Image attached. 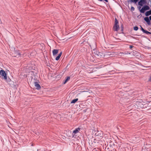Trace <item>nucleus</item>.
<instances>
[{"mask_svg": "<svg viewBox=\"0 0 151 151\" xmlns=\"http://www.w3.org/2000/svg\"><path fill=\"white\" fill-rule=\"evenodd\" d=\"M95 135L96 137H97L98 138L99 137H102V133L101 132L97 131H95Z\"/></svg>", "mask_w": 151, "mask_h": 151, "instance_id": "obj_1", "label": "nucleus"}, {"mask_svg": "<svg viewBox=\"0 0 151 151\" xmlns=\"http://www.w3.org/2000/svg\"><path fill=\"white\" fill-rule=\"evenodd\" d=\"M0 74L5 79H7L6 74L4 70H1L0 71Z\"/></svg>", "mask_w": 151, "mask_h": 151, "instance_id": "obj_2", "label": "nucleus"}, {"mask_svg": "<svg viewBox=\"0 0 151 151\" xmlns=\"http://www.w3.org/2000/svg\"><path fill=\"white\" fill-rule=\"evenodd\" d=\"M86 72H87L88 73H90L93 72L92 68H89L88 66L86 65Z\"/></svg>", "mask_w": 151, "mask_h": 151, "instance_id": "obj_3", "label": "nucleus"}, {"mask_svg": "<svg viewBox=\"0 0 151 151\" xmlns=\"http://www.w3.org/2000/svg\"><path fill=\"white\" fill-rule=\"evenodd\" d=\"M146 3V1L145 0H140L138 3V5L141 6H143V4H145Z\"/></svg>", "mask_w": 151, "mask_h": 151, "instance_id": "obj_4", "label": "nucleus"}, {"mask_svg": "<svg viewBox=\"0 0 151 151\" xmlns=\"http://www.w3.org/2000/svg\"><path fill=\"white\" fill-rule=\"evenodd\" d=\"M144 20L147 23L148 25L151 24L150 19L148 17H146L144 18Z\"/></svg>", "mask_w": 151, "mask_h": 151, "instance_id": "obj_5", "label": "nucleus"}, {"mask_svg": "<svg viewBox=\"0 0 151 151\" xmlns=\"http://www.w3.org/2000/svg\"><path fill=\"white\" fill-rule=\"evenodd\" d=\"M34 84L35 87L36 89L39 90L40 88V85L38 83H37V82H34Z\"/></svg>", "mask_w": 151, "mask_h": 151, "instance_id": "obj_6", "label": "nucleus"}, {"mask_svg": "<svg viewBox=\"0 0 151 151\" xmlns=\"http://www.w3.org/2000/svg\"><path fill=\"white\" fill-rule=\"evenodd\" d=\"M119 28V26L118 24H115L113 27V28L115 31L117 32L118 30V29Z\"/></svg>", "mask_w": 151, "mask_h": 151, "instance_id": "obj_7", "label": "nucleus"}, {"mask_svg": "<svg viewBox=\"0 0 151 151\" xmlns=\"http://www.w3.org/2000/svg\"><path fill=\"white\" fill-rule=\"evenodd\" d=\"M119 28V26L118 24H115L113 27V28L115 31L117 32L118 30V29Z\"/></svg>", "mask_w": 151, "mask_h": 151, "instance_id": "obj_8", "label": "nucleus"}, {"mask_svg": "<svg viewBox=\"0 0 151 151\" xmlns=\"http://www.w3.org/2000/svg\"><path fill=\"white\" fill-rule=\"evenodd\" d=\"M80 128H76L75 130L73 131V134H76L78 133L79 132V131L80 130Z\"/></svg>", "mask_w": 151, "mask_h": 151, "instance_id": "obj_9", "label": "nucleus"}, {"mask_svg": "<svg viewBox=\"0 0 151 151\" xmlns=\"http://www.w3.org/2000/svg\"><path fill=\"white\" fill-rule=\"evenodd\" d=\"M58 52V50L57 49H54L52 50L53 55L54 56L57 54Z\"/></svg>", "mask_w": 151, "mask_h": 151, "instance_id": "obj_10", "label": "nucleus"}, {"mask_svg": "<svg viewBox=\"0 0 151 151\" xmlns=\"http://www.w3.org/2000/svg\"><path fill=\"white\" fill-rule=\"evenodd\" d=\"M150 15H151V10L147 11L145 13L146 16H148Z\"/></svg>", "mask_w": 151, "mask_h": 151, "instance_id": "obj_11", "label": "nucleus"}, {"mask_svg": "<svg viewBox=\"0 0 151 151\" xmlns=\"http://www.w3.org/2000/svg\"><path fill=\"white\" fill-rule=\"evenodd\" d=\"M93 50L94 51V53L95 55L98 56L99 55L100 53L97 51L96 49L94 48L93 49Z\"/></svg>", "mask_w": 151, "mask_h": 151, "instance_id": "obj_12", "label": "nucleus"}, {"mask_svg": "<svg viewBox=\"0 0 151 151\" xmlns=\"http://www.w3.org/2000/svg\"><path fill=\"white\" fill-rule=\"evenodd\" d=\"M62 54V52H61L59 53V55L55 58L56 60H58L59 59H60V57H61Z\"/></svg>", "mask_w": 151, "mask_h": 151, "instance_id": "obj_13", "label": "nucleus"}, {"mask_svg": "<svg viewBox=\"0 0 151 151\" xmlns=\"http://www.w3.org/2000/svg\"><path fill=\"white\" fill-rule=\"evenodd\" d=\"M145 11H146V10L143 6L142 9L140 10V12L141 13H144Z\"/></svg>", "mask_w": 151, "mask_h": 151, "instance_id": "obj_14", "label": "nucleus"}, {"mask_svg": "<svg viewBox=\"0 0 151 151\" xmlns=\"http://www.w3.org/2000/svg\"><path fill=\"white\" fill-rule=\"evenodd\" d=\"M143 32L144 33H145L147 35H148L149 34L151 35V32L147 31V30H145V29L143 31Z\"/></svg>", "mask_w": 151, "mask_h": 151, "instance_id": "obj_15", "label": "nucleus"}, {"mask_svg": "<svg viewBox=\"0 0 151 151\" xmlns=\"http://www.w3.org/2000/svg\"><path fill=\"white\" fill-rule=\"evenodd\" d=\"M78 98L74 99L70 103L71 104H74L76 101H78Z\"/></svg>", "mask_w": 151, "mask_h": 151, "instance_id": "obj_16", "label": "nucleus"}, {"mask_svg": "<svg viewBox=\"0 0 151 151\" xmlns=\"http://www.w3.org/2000/svg\"><path fill=\"white\" fill-rule=\"evenodd\" d=\"M143 7L146 10H148L150 9V8L149 6H147V5H145L143 6Z\"/></svg>", "mask_w": 151, "mask_h": 151, "instance_id": "obj_17", "label": "nucleus"}, {"mask_svg": "<svg viewBox=\"0 0 151 151\" xmlns=\"http://www.w3.org/2000/svg\"><path fill=\"white\" fill-rule=\"evenodd\" d=\"M86 94H88V93H92V91L91 90H89L87 89L86 88Z\"/></svg>", "mask_w": 151, "mask_h": 151, "instance_id": "obj_18", "label": "nucleus"}, {"mask_svg": "<svg viewBox=\"0 0 151 151\" xmlns=\"http://www.w3.org/2000/svg\"><path fill=\"white\" fill-rule=\"evenodd\" d=\"M14 83L12 81H10V85L11 87H13L15 86L14 84Z\"/></svg>", "mask_w": 151, "mask_h": 151, "instance_id": "obj_19", "label": "nucleus"}, {"mask_svg": "<svg viewBox=\"0 0 151 151\" xmlns=\"http://www.w3.org/2000/svg\"><path fill=\"white\" fill-rule=\"evenodd\" d=\"M139 0H130V2L136 3Z\"/></svg>", "mask_w": 151, "mask_h": 151, "instance_id": "obj_20", "label": "nucleus"}, {"mask_svg": "<svg viewBox=\"0 0 151 151\" xmlns=\"http://www.w3.org/2000/svg\"><path fill=\"white\" fill-rule=\"evenodd\" d=\"M134 30L135 31H137L138 29V27L137 26H135L133 28Z\"/></svg>", "mask_w": 151, "mask_h": 151, "instance_id": "obj_21", "label": "nucleus"}, {"mask_svg": "<svg viewBox=\"0 0 151 151\" xmlns=\"http://www.w3.org/2000/svg\"><path fill=\"white\" fill-rule=\"evenodd\" d=\"M115 24H119V21L117 20V19L116 18H115Z\"/></svg>", "mask_w": 151, "mask_h": 151, "instance_id": "obj_22", "label": "nucleus"}, {"mask_svg": "<svg viewBox=\"0 0 151 151\" xmlns=\"http://www.w3.org/2000/svg\"><path fill=\"white\" fill-rule=\"evenodd\" d=\"M70 78L69 76L67 77L66 79L65 80V81L67 82L68 81L70 80Z\"/></svg>", "mask_w": 151, "mask_h": 151, "instance_id": "obj_23", "label": "nucleus"}, {"mask_svg": "<svg viewBox=\"0 0 151 151\" xmlns=\"http://www.w3.org/2000/svg\"><path fill=\"white\" fill-rule=\"evenodd\" d=\"M122 54H124V55H127V54H130V53H128V52H122Z\"/></svg>", "mask_w": 151, "mask_h": 151, "instance_id": "obj_24", "label": "nucleus"}, {"mask_svg": "<svg viewBox=\"0 0 151 151\" xmlns=\"http://www.w3.org/2000/svg\"><path fill=\"white\" fill-rule=\"evenodd\" d=\"M131 9L132 11H133L134 10V7L132 6L131 8Z\"/></svg>", "mask_w": 151, "mask_h": 151, "instance_id": "obj_25", "label": "nucleus"}, {"mask_svg": "<svg viewBox=\"0 0 151 151\" xmlns=\"http://www.w3.org/2000/svg\"><path fill=\"white\" fill-rule=\"evenodd\" d=\"M121 29H121L122 31H123V29H124L123 25L122 24L121 25Z\"/></svg>", "mask_w": 151, "mask_h": 151, "instance_id": "obj_26", "label": "nucleus"}, {"mask_svg": "<svg viewBox=\"0 0 151 151\" xmlns=\"http://www.w3.org/2000/svg\"><path fill=\"white\" fill-rule=\"evenodd\" d=\"M99 0L101 1H103V0ZM104 0V1H105L106 2H108V0Z\"/></svg>", "mask_w": 151, "mask_h": 151, "instance_id": "obj_27", "label": "nucleus"}, {"mask_svg": "<svg viewBox=\"0 0 151 151\" xmlns=\"http://www.w3.org/2000/svg\"><path fill=\"white\" fill-rule=\"evenodd\" d=\"M140 27H141V30L143 32V31L145 30L141 26H140Z\"/></svg>", "mask_w": 151, "mask_h": 151, "instance_id": "obj_28", "label": "nucleus"}, {"mask_svg": "<svg viewBox=\"0 0 151 151\" xmlns=\"http://www.w3.org/2000/svg\"><path fill=\"white\" fill-rule=\"evenodd\" d=\"M142 6H139L138 7V9L139 10V11H140V10L141 9V7Z\"/></svg>", "mask_w": 151, "mask_h": 151, "instance_id": "obj_29", "label": "nucleus"}, {"mask_svg": "<svg viewBox=\"0 0 151 151\" xmlns=\"http://www.w3.org/2000/svg\"><path fill=\"white\" fill-rule=\"evenodd\" d=\"M133 47V46L132 45H130V46H129V48L131 49Z\"/></svg>", "mask_w": 151, "mask_h": 151, "instance_id": "obj_30", "label": "nucleus"}, {"mask_svg": "<svg viewBox=\"0 0 151 151\" xmlns=\"http://www.w3.org/2000/svg\"><path fill=\"white\" fill-rule=\"evenodd\" d=\"M67 81H66L65 80V81H63V84H65V83H67Z\"/></svg>", "mask_w": 151, "mask_h": 151, "instance_id": "obj_31", "label": "nucleus"}, {"mask_svg": "<svg viewBox=\"0 0 151 151\" xmlns=\"http://www.w3.org/2000/svg\"><path fill=\"white\" fill-rule=\"evenodd\" d=\"M149 81H150L151 82V76L150 77V78L149 79Z\"/></svg>", "mask_w": 151, "mask_h": 151, "instance_id": "obj_32", "label": "nucleus"}, {"mask_svg": "<svg viewBox=\"0 0 151 151\" xmlns=\"http://www.w3.org/2000/svg\"><path fill=\"white\" fill-rule=\"evenodd\" d=\"M84 37V35H82L81 36V37Z\"/></svg>", "mask_w": 151, "mask_h": 151, "instance_id": "obj_33", "label": "nucleus"}, {"mask_svg": "<svg viewBox=\"0 0 151 151\" xmlns=\"http://www.w3.org/2000/svg\"><path fill=\"white\" fill-rule=\"evenodd\" d=\"M149 19H150V20H151V15L149 17Z\"/></svg>", "mask_w": 151, "mask_h": 151, "instance_id": "obj_34", "label": "nucleus"}, {"mask_svg": "<svg viewBox=\"0 0 151 151\" xmlns=\"http://www.w3.org/2000/svg\"><path fill=\"white\" fill-rule=\"evenodd\" d=\"M89 45L90 46V47H91V50H92V47H91V45H89Z\"/></svg>", "mask_w": 151, "mask_h": 151, "instance_id": "obj_35", "label": "nucleus"}, {"mask_svg": "<svg viewBox=\"0 0 151 151\" xmlns=\"http://www.w3.org/2000/svg\"><path fill=\"white\" fill-rule=\"evenodd\" d=\"M31 145H32V146H33V144H32Z\"/></svg>", "mask_w": 151, "mask_h": 151, "instance_id": "obj_36", "label": "nucleus"}, {"mask_svg": "<svg viewBox=\"0 0 151 151\" xmlns=\"http://www.w3.org/2000/svg\"><path fill=\"white\" fill-rule=\"evenodd\" d=\"M84 39H83V40H84V41H83V42L85 41V40H84Z\"/></svg>", "mask_w": 151, "mask_h": 151, "instance_id": "obj_37", "label": "nucleus"}, {"mask_svg": "<svg viewBox=\"0 0 151 151\" xmlns=\"http://www.w3.org/2000/svg\"><path fill=\"white\" fill-rule=\"evenodd\" d=\"M150 6V7H151V5Z\"/></svg>", "mask_w": 151, "mask_h": 151, "instance_id": "obj_38", "label": "nucleus"}, {"mask_svg": "<svg viewBox=\"0 0 151 151\" xmlns=\"http://www.w3.org/2000/svg\"><path fill=\"white\" fill-rule=\"evenodd\" d=\"M150 4H151V2H150Z\"/></svg>", "mask_w": 151, "mask_h": 151, "instance_id": "obj_39", "label": "nucleus"}]
</instances>
